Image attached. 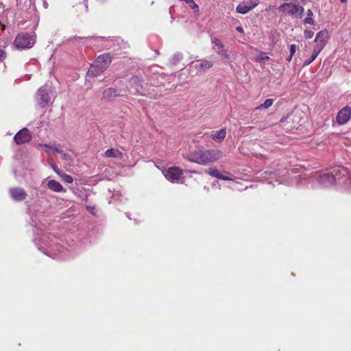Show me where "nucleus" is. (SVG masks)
<instances>
[{
  "instance_id": "f257e3e1",
  "label": "nucleus",
  "mask_w": 351,
  "mask_h": 351,
  "mask_svg": "<svg viewBox=\"0 0 351 351\" xmlns=\"http://www.w3.org/2000/svg\"><path fill=\"white\" fill-rule=\"evenodd\" d=\"M222 156L223 153L219 149H197L190 154L188 160L195 163L206 165L219 160Z\"/></svg>"
},
{
  "instance_id": "f03ea898",
  "label": "nucleus",
  "mask_w": 351,
  "mask_h": 351,
  "mask_svg": "<svg viewBox=\"0 0 351 351\" xmlns=\"http://www.w3.org/2000/svg\"><path fill=\"white\" fill-rule=\"evenodd\" d=\"M112 56L110 53H106L99 55L91 64L88 71L89 76H97L102 73L111 64Z\"/></svg>"
},
{
  "instance_id": "7ed1b4c3",
  "label": "nucleus",
  "mask_w": 351,
  "mask_h": 351,
  "mask_svg": "<svg viewBox=\"0 0 351 351\" xmlns=\"http://www.w3.org/2000/svg\"><path fill=\"white\" fill-rule=\"evenodd\" d=\"M36 43V34L22 32L16 35L14 41V46L18 49H29Z\"/></svg>"
},
{
  "instance_id": "20e7f679",
  "label": "nucleus",
  "mask_w": 351,
  "mask_h": 351,
  "mask_svg": "<svg viewBox=\"0 0 351 351\" xmlns=\"http://www.w3.org/2000/svg\"><path fill=\"white\" fill-rule=\"evenodd\" d=\"M337 172H340L342 173V174H344L345 173H346V170L343 167H338L337 168L334 169L331 173H320L317 176V180L319 182V183H320L324 186H331L332 184H335L336 181V178L333 173H337Z\"/></svg>"
},
{
  "instance_id": "39448f33",
  "label": "nucleus",
  "mask_w": 351,
  "mask_h": 351,
  "mask_svg": "<svg viewBox=\"0 0 351 351\" xmlns=\"http://www.w3.org/2000/svg\"><path fill=\"white\" fill-rule=\"evenodd\" d=\"M182 175V170L178 167H169L165 173V178L171 182H178L183 178Z\"/></svg>"
},
{
  "instance_id": "423d86ee",
  "label": "nucleus",
  "mask_w": 351,
  "mask_h": 351,
  "mask_svg": "<svg viewBox=\"0 0 351 351\" xmlns=\"http://www.w3.org/2000/svg\"><path fill=\"white\" fill-rule=\"evenodd\" d=\"M32 139V134L29 130L23 128L19 130L14 136V141L17 145H21L28 143Z\"/></svg>"
},
{
  "instance_id": "0eeeda50",
  "label": "nucleus",
  "mask_w": 351,
  "mask_h": 351,
  "mask_svg": "<svg viewBox=\"0 0 351 351\" xmlns=\"http://www.w3.org/2000/svg\"><path fill=\"white\" fill-rule=\"evenodd\" d=\"M294 3H287V12L301 19L303 16L304 8L295 0Z\"/></svg>"
},
{
  "instance_id": "6e6552de",
  "label": "nucleus",
  "mask_w": 351,
  "mask_h": 351,
  "mask_svg": "<svg viewBox=\"0 0 351 351\" xmlns=\"http://www.w3.org/2000/svg\"><path fill=\"white\" fill-rule=\"evenodd\" d=\"M351 119V108L349 106L343 107L337 114L336 120L338 124L343 125Z\"/></svg>"
},
{
  "instance_id": "1a4fd4ad",
  "label": "nucleus",
  "mask_w": 351,
  "mask_h": 351,
  "mask_svg": "<svg viewBox=\"0 0 351 351\" xmlns=\"http://www.w3.org/2000/svg\"><path fill=\"white\" fill-rule=\"evenodd\" d=\"M38 104L41 108L45 107L50 101L49 90L47 87L43 86L38 90Z\"/></svg>"
},
{
  "instance_id": "9d476101",
  "label": "nucleus",
  "mask_w": 351,
  "mask_h": 351,
  "mask_svg": "<svg viewBox=\"0 0 351 351\" xmlns=\"http://www.w3.org/2000/svg\"><path fill=\"white\" fill-rule=\"evenodd\" d=\"M9 193H10L11 197L14 200L17 201V202H21V201L24 200L27 196L26 191L23 189L20 188V187L11 188L9 190Z\"/></svg>"
},
{
  "instance_id": "9b49d317",
  "label": "nucleus",
  "mask_w": 351,
  "mask_h": 351,
  "mask_svg": "<svg viewBox=\"0 0 351 351\" xmlns=\"http://www.w3.org/2000/svg\"><path fill=\"white\" fill-rule=\"evenodd\" d=\"M72 13L77 16L83 15L88 12L87 1L84 2H80L73 7L71 10Z\"/></svg>"
},
{
  "instance_id": "f8f14e48",
  "label": "nucleus",
  "mask_w": 351,
  "mask_h": 351,
  "mask_svg": "<svg viewBox=\"0 0 351 351\" xmlns=\"http://www.w3.org/2000/svg\"><path fill=\"white\" fill-rule=\"evenodd\" d=\"M206 172L209 176L217 178L222 180H232L231 178L224 176L223 173H221L219 170H218L216 168H211V169L206 171Z\"/></svg>"
},
{
  "instance_id": "ddd939ff",
  "label": "nucleus",
  "mask_w": 351,
  "mask_h": 351,
  "mask_svg": "<svg viewBox=\"0 0 351 351\" xmlns=\"http://www.w3.org/2000/svg\"><path fill=\"white\" fill-rule=\"evenodd\" d=\"M47 187L49 189L54 192L59 193L64 191V188L62 185L59 182L55 180H50L47 182Z\"/></svg>"
},
{
  "instance_id": "4468645a",
  "label": "nucleus",
  "mask_w": 351,
  "mask_h": 351,
  "mask_svg": "<svg viewBox=\"0 0 351 351\" xmlns=\"http://www.w3.org/2000/svg\"><path fill=\"white\" fill-rule=\"evenodd\" d=\"M104 156L106 158H121L123 157V153L117 149L110 148L104 152Z\"/></svg>"
},
{
  "instance_id": "2eb2a0df",
  "label": "nucleus",
  "mask_w": 351,
  "mask_h": 351,
  "mask_svg": "<svg viewBox=\"0 0 351 351\" xmlns=\"http://www.w3.org/2000/svg\"><path fill=\"white\" fill-rule=\"evenodd\" d=\"M328 36V32L327 30H322L317 34L315 42L316 43H323L324 45H326L327 42Z\"/></svg>"
},
{
  "instance_id": "dca6fc26",
  "label": "nucleus",
  "mask_w": 351,
  "mask_h": 351,
  "mask_svg": "<svg viewBox=\"0 0 351 351\" xmlns=\"http://www.w3.org/2000/svg\"><path fill=\"white\" fill-rule=\"evenodd\" d=\"M258 5V3H252V5H247L246 3L239 4L237 7V12L241 14H246L250 10H252Z\"/></svg>"
},
{
  "instance_id": "f3484780",
  "label": "nucleus",
  "mask_w": 351,
  "mask_h": 351,
  "mask_svg": "<svg viewBox=\"0 0 351 351\" xmlns=\"http://www.w3.org/2000/svg\"><path fill=\"white\" fill-rule=\"evenodd\" d=\"M251 49L255 50L256 51L258 52L259 55L253 58V60L255 61V62H261V63H263L265 64V62L267 60H268L269 59V58L267 56H265V52H263V51H259L258 49L256 48H254L253 47L250 46V47Z\"/></svg>"
},
{
  "instance_id": "a211bd4d",
  "label": "nucleus",
  "mask_w": 351,
  "mask_h": 351,
  "mask_svg": "<svg viewBox=\"0 0 351 351\" xmlns=\"http://www.w3.org/2000/svg\"><path fill=\"white\" fill-rule=\"evenodd\" d=\"M212 138L217 141L221 142L222 141L226 136V130L225 128H222L216 133L212 134Z\"/></svg>"
},
{
  "instance_id": "6ab92c4d",
  "label": "nucleus",
  "mask_w": 351,
  "mask_h": 351,
  "mask_svg": "<svg viewBox=\"0 0 351 351\" xmlns=\"http://www.w3.org/2000/svg\"><path fill=\"white\" fill-rule=\"evenodd\" d=\"M300 112H301L300 110L295 109V110L293 111V112L291 114L287 116V123H289V121H288V119H291L293 121V125H291V128H298V124L299 123V121H295L293 117L295 115H298Z\"/></svg>"
},
{
  "instance_id": "aec40b11",
  "label": "nucleus",
  "mask_w": 351,
  "mask_h": 351,
  "mask_svg": "<svg viewBox=\"0 0 351 351\" xmlns=\"http://www.w3.org/2000/svg\"><path fill=\"white\" fill-rule=\"evenodd\" d=\"M212 44L213 45V49L217 51V50L221 51L224 48V45L220 39L218 38H212Z\"/></svg>"
},
{
  "instance_id": "412c9836",
  "label": "nucleus",
  "mask_w": 351,
  "mask_h": 351,
  "mask_svg": "<svg viewBox=\"0 0 351 351\" xmlns=\"http://www.w3.org/2000/svg\"><path fill=\"white\" fill-rule=\"evenodd\" d=\"M38 146L40 147H45L47 149H52L57 154L62 153V150L59 147L60 145L56 146V145L51 144H38Z\"/></svg>"
},
{
  "instance_id": "4be33fe9",
  "label": "nucleus",
  "mask_w": 351,
  "mask_h": 351,
  "mask_svg": "<svg viewBox=\"0 0 351 351\" xmlns=\"http://www.w3.org/2000/svg\"><path fill=\"white\" fill-rule=\"evenodd\" d=\"M274 100L271 99H267L265 102L255 108V110L261 109H267L272 106Z\"/></svg>"
},
{
  "instance_id": "5701e85b",
  "label": "nucleus",
  "mask_w": 351,
  "mask_h": 351,
  "mask_svg": "<svg viewBox=\"0 0 351 351\" xmlns=\"http://www.w3.org/2000/svg\"><path fill=\"white\" fill-rule=\"evenodd\" d=\"M313 16V13L311 10H307V16L305 18L303 21L304 24H310V25H314L315 22L313 19L312 16Z\"/></svg>"
},
{
  "instance_id": "b1692460",
  "label": "nucleus",
  "mask_w": 351,
  "mask_h": 351,
  "mask_svg": "<svg viewBox=\"0 0 351 351\" xmlns=\"http://www.w3.org/2000/svg\"><path fill=\"white\" fill-rule=\"evenodd\" d=\"M118 95L117 93V90L116 89H114V88H108L106 89L104 93V96L105 97H108V98H110V97H117Z\"/></svg>"
},
{
  "instance_id": "393cba45",
  "label": "nucleus",
  "mask_w": 351,
  "mask_h": 351,
  "mask_svg": "<svg viewBox=\"0 0 351 351\" xmlns=\"http://www.w3.org/2000/svg\"><path fill=\"white\" fill-rule=\"evenodd\" d=\"M213 65V63L212 61L210 60H204L199 64V69L201 71H205L206 69H208L211 68Z\"/></svg>"
},
{
  "instance_id": "a878e982",
  "label": "nucleus",
  "mask_w": 351,
  "mask_h": 351,
  "mask_svg": "<svg viewBox=\"0 0 351 351\" xmlns=\"http://www.w3.org/2000/svg\"><path fill=\"white\" fill-rule=\"evenodd\" d=\"M62 180L66 183L71 184L73 182V177L69 174H66L64 173H61L60 175H59Z\"/></svg>"
},
{
  "instance_id": "bb28decb",
  "label": "nucleus",
  "mask_w": 351,
  "mask_h": 351,
  "mask_svg": "<svg viewBox=\"0 0 351 351\" xmlns=\"http://www.w3.org/2000/svg\"><path fill=\"white\" fill-rule=\"evenodd\" d=\"M325 45H324L323 43H317L316 45L314 47L313 53H314V55L318 56L319 53L324 49Z\"/></svg>"
},
{
  "instance_id": "cd10ccee",
  "label": "nucleus",
  "mask_w": 351,
  "mask_h": 351,
  "mask_svg": "<svg viewBox=\"0 0 351 351\" xmlns=\"http://www.w3.org/2000/svg\"><path fill=\"white\" fill-rule=\"evenodd\" d=\"M217 53L226 59L230 58V56L228 54V50L224 49V48L223 49H221V51L217 50Z\"/></svg>"
},
{
  "instance_id": "c85d7f7f",
  "label": "nucleus",
  "mask_w": 351,
  "mask_h": 351,
  "mask_svg": "<svg viewBox=\"0 0 351 351\" xmlns=\"http://www.w3.org/2000/svg\"><path fill=\"white\" fill-rule=\"evenodd\" d=\"M317 57V56L314 55V53H312L311 58L307 59V60H306L304 62L303 65L304 66H307V65L310 64L312 62H313L316 59Z\"/></svg>"
},
{
  "instance_id": "c756f323",
  "label": "nucleus",
  "mask_w": 351,
  "mask_h": 351,
  "mask_svg": "<svg viewBox=\"0 0 351 351\" xmlns=\"http://www.w3.org/2000/svg\"><path fill=\"white\" fill-rule=\"evenodd\" d=\"M296 51V46L295 45H290V56L287 60L290 61L291 60L292 56L294 55V53Z\"/></svg>"
},
{
  "instance_id": "7c9ffc66",
  "label": "nucleus",
  "mask_w": 351,
  "mask_h": 351,
  "mask_svg": "<svg viewBox=\"0 0 351 351\" xmlns=\"http://www.w3.org/2000/svg\"><path fill=\"white\" fill-rule=\"evenodd\" d=\"M27 0H16V6L21 9L24 8V4L27 3Z\"/></svg>"
},
{
  "instance_id": "2f4dec72",
  "label": "nucleus",
  "mask_w": 351,
  "mask_h": 351,
  "mask_svg": "<svg viewBox=\"0 0 351 351\" xmlns=\"http://www.w3.org/2000/svg\"><path fill=\"white\" fill-rule=\"evenodd\" d=\"M313 35H314V33L311 30L306 29L304 31V36L306 38H313Z\"/></svg>"
},
{
  "instance_id": "473e14b6",
  "label": "nucleus",
  "mask_w": 351,
  "mask_h": 351,
  "mask_svg": "<svg viewBox=\"0 0 351 351\" xmlns=\"http://www.w3.org/2000/svg\"><path fill=\"white\" fill-rule=\"evenodd\" d=\"M6 57L5 51L0 48V62H2Z\"/></svg>"
},
{
  "instance_id": "72a5a7b5",
  "label": "nucleus",
  "mask_w": 351,
  "mask_h": 351,
  "mask_svg": "<svg viewBox=\"0 0 351 351\" xmlns=\"http://www.w3.org/2000/svg\"><path fill=\"white\" fill-rule=\"evenodd\" d=\"M51 167L58 175H60L62 171L58 168V167L54 163H51Z\"/></svg>"
},
{
  "instance_id": "f704fd0d",
  "label": "nucleus",
  "mask_w": 351,
  "mask_h": 351,
  "mask_svg": "<svg viewBox=\"0 0 351 351\" xmlns=\"http://www.w3.org/2000/svg\"><path fill=\"white\" fill-rule=\"evenodd\" d=\"M62 160H71V156L68 154H63L62 156Z\"/></svg>"
},
{
  "instance_id": "c9c22d12",
  "label": "nucleus",
  "mask_w": 351,
  "mask_h": 351,
  "mask_svg": "<svg viewBox=\"0 0 351 351\" xmlns=\"http://www.w3.org/2000/svg\"><path fill=\"white\" fill-rule=\"evenodd\" d=\"M236 29H237V32H239L240 33H243V29L241 26L237 27Z\"/></svg>"
},
{
  "instance_id": "e433bc0d",
  "label": "nucleus",
  "mask_w": 351,
  "mask_h": 351,
  "mask_svg": "<svg viewBox=\"0 0 351 351\" xmlns=\"http://www.w3.org/2000/svg\"><path fill=\"white\" fill-rule=\"evenodd\" d=\"M86 208L88 211L91 212V213H93V210H94V208L93 207H91L90 206H86Z\"/></svg>"
},
{
  "instance_id": "4c0bfd02",
  "label": "nucleus",
  "mask_w": 351,
  "mask_h": 351,
  "mask_svg": "<svg viewBox=\"0 0 351 351\" xmlns=\"http://www.w3.org/2000/svg\"><path fill=\"white\" fill-rule=\"evenodd\" d=\"M137 79H138V77H133V78H132V80L135 81V80H137Z\"/></svg>"
},
{
  "instance_id": "58836bf2",
  "label": "nucleus",
  "mask_w": 351,
  "mask_h": 351,
  "mask_svg": "<svg viewBox=\"0 0 351 351\" xmlns=\"http://www.w3.org/2000/svg\"><path fill=\"white\" fill-rule=\"evenodd\" d=\"M346 1H347V0H341V3H346Z\"/></svg>"
},
{
  "instance_id": "ea45409f",
  "label": "nucleus",
  "mask_w": 351,
  "mask_h": 351,
  "mask_svg": "<svg viewBox=\"0 0 351 351\" xmlns=\"http://www.w3.org/2000/svg\"><path fill=\"white\" fill-rule=\"evenodd\" d=\"M285 5V4H282L280 7L283 8Z\"/></svg>"
}]
</instances>
